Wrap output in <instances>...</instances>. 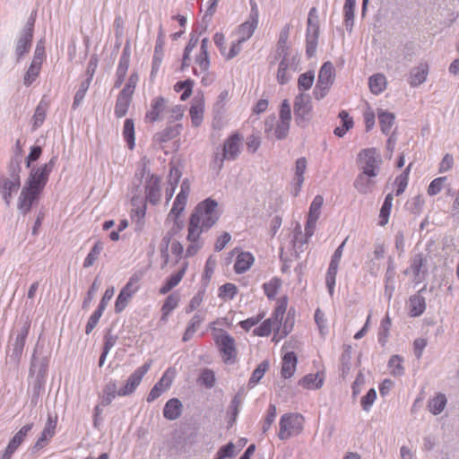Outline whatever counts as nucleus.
Listing matches in <instances>:
<instances>
[{
	"label": "nucleus",
	"instance_id": "nucleus-1",
	"mask_svg": "<svg viewBox=\"0 0 459 459\" xmlns=\"http://www.w3.org/2000/svg\"><path fill=\"white\" fill-rule=\"evenodd\" d=\"M218 202L212 197H208L198 203L189 217L188 226L190 228V236L208 231L212 228L221 217L218 211Z\"/></svg>",
	"mask_w": 459,
	"mask_h": 459
},
{
	"label": "nucleus",
	"instance_id": "nucleus-2",
	"mask_svg": "<svg viewBox=\"0 0 459 459\" xmlns=\"http://www.w3.org/2000/svg\"><path fill=\"white\" fill-rule=\"evenodd\" d=\"M30 330V321L27 318L10 335L7 345V358L10 363L18 366L23 353L26 339Z\"/></svg>",
	"mask_w": 459,
	"mask_h": 459
},
{
	"label": "nucleus",
	"instance_id": "nucleus-3",
	"mask_svg": "<svg viewBox=\"0 0 459 459\" xmlns=\"http://www.w3.org/2000/svg\"><path fill=\"white\" fill-rule=\"evenodd\" d=\"M21 171L20 160L16 158L8 166L9 176H0V195L7 206L11 204L13 194L21 187Z\"/></svg>",
	"mask_w": 459,
	"mask_h": 459
},
{
	"label": "nucleus",
	"instance_id": "nucleus-4",
	"mask_svg": "<svg viewBox=\"0 0 459 459\" xmlns=\"http://www.w3.org/2000/svg\"><path fill=\"white\" fill-rule=\"evenodd\" d=\"M58 160L57 155H53L48 162L39 166L34 167L30 169L29 177L24 184L30 189H34L42 193L46 185L48 182L50 174L52 173Z\"/></svg>",
	"mask_w": 459,
	"mask_h": 459
},
{
	"label": "nucleus",
	"instance_id": "nucleus-5",
	"mask_svg": "<svg viewBox=\"0 0 459 459\" xmlns=\"http://www.w3.org/2000/svg\"><path fill=\"white\" fill-rule=\"evenodd\" d=\"M213 329L214 342L225 363L233 364L237 359V349L234 338L224 329Z\"/></svg>",
	"mask_w": 459,
	"mask_h": 459
},
{
	"label": "nucleus",
	"instance_id": "nucleus-6",
	"mask_svg": "<svg viewBox=\"0 0 459 459\" xmlns=\"http://www.w3.org/2000/svg\"><path fill=\"white\" fill-rule=\"evenodd\" d=\"M304 428V418L299 413L289 412L283 414L279 421L278 437L287 440L299 435Z\"/></svg>",
	"mask_w": 459,
	"mask_h": 459
},
{
	"label": "nucleus",
	"instance_id": "nucleus-7",
	"mask_svg": "<svg viewBox=\"0 0 459 459\" xmlns=\"http://www.w3.org/2000/svg\"><path fill=\"white\" fill-rule=\"evenodd\" d=\"M382 158L376 148H366L358 154L359 173L368 176H378L381 169Z\"/></svg>",
	"mask_w": 459,
	"mask_h": 459
},
{
	"label": "nucleus",
	"instance_id": "nucleus-8",
	"mask_svg": "<svg viewBox=\"0 0 459 459\" xmlns=\"http://www.w3.org/2000/svg\"><path fill=\"white\" fill-rule=\"evenodd\" d=\"M335 79L333 65L330 62H325L319 69L317 81L313 90V96L316 100H323L329 92Z\"/></svg>",
	"mask_w": 459,
	"mask_h": 459
},
{
	"label": "nucleus",
	"instance_id": "nucleus-9",
	"mask_svg": "<svg viewBox=\"0 0 459 459\" xmlns=\"http://www.w3.org/2000/svg\"><path fill=\"white\" fill-rule=\"evenodd\" d=\"M276 61H279L276 80L281 85L287 84L291 79L292 74L298 70L299 57L297 54L274 56L273 61L270 62V65H272Z\"/></svg>",
	"mask_w": 459,
	"mask_h": 459
},
{
	"label": "nucleus",
	"instance_id": "nucleus-10",
	"mask_svg": "<svg viewBox=\"0 0 459 459\" xmlns=\"http://www.w3.org/2000/svg\"><path fill=\"white\" fill-rule=\"evenodd\" d=\"M243 137L235 133L229 136L223 143L221 153H216L214 162L218 163L219 169L223 166L224 160H235L241 152Z\"/></svg>",
	"mask_w": 459,
	"mask_h": 459
},
{
	"label": "nucleus",
	"instance_id": "nucleus-11",
	"mask_svg": "<svg viewBox=\"0 0 459 459\" xmlns=\"http://www.w3.org/2000/svg\"><path fill=\"white\" fill-rule=\"evenodd\" d=\"M313 106L310 97L305 93H299L294 100L293 112L295 123L298 126L305 128L312 117Z\"/></svg>",
	"mask_w": 459,
	"mask_h": 459
},
{
	"label": "nucleus",
	"instance_id": "nucleus-12",
	"mask_svg": "<svg viewBox=\"0 0 459 459\" xmlns=\"http://www.w3.org/2000/svg\"><path fill=\"white\" fill-rule=\"evenodd\" d=\"M146 173L147 176L143 182L145 202L156 205L160 203L161 197V178L149 171L147 172V167L143 165L140 175L144 177Z\"/></svg>",
	"mask_w": 459,
	"mask_h": 459
},
{
	"label": "nucleus",
	"instance_id": "nucleus-13",
	"mask_svg": "<svg viewBox=\"0 0 459 459\" xmlns=\"http://www.w3.org/2000/svg\"><path fill=\"white\" fill-rule=\"evenodd\" d=\"M319 36V22L317 10L312 7L308 12L307 26L306 31V52L307 56L315 55Z\"/></svg>",
	"mask_w": 459,
	"mask_h": 459
},
{
	"label": "nucleus",
	"instance_id": "nucleus-14",
	"mask_svg": "<svg viewBox=\"0 0 459 459\" xmlns=\"http://www.w3.org/2000/svg\"><path fill=\"white\" fill-rule=\"evenodd\" d=\"M141 275L134 273L121 289L115 302V312L119 314L125 310L133 296L140 290Z\"/></svg>",
	"mask_w": 459,
	"mask_h": 459
},
{
	"label": "nucleus",
	"instance_id": "nucleus-15",
	"mask_svg": "<svg viewBox=\"0 0 459 459\" xmlns=\"http://www.w3.org/2000/svg\"><path fill=\"white\" fill-rule=\"evenodd\" d=\"M152 360L149 359L141 367L137 368L126 379V384L118 389V396H128L135 392L140 385L143 377L150 370Z\"/></svg>",
	"mask_w": 459,
	"mask_h": 459
},
{
	"label": "nucleus",
	"instance_id": "nucleus-16",
	"mask_svg": "<svg viewBox=\"0 0 459 459\" xmlns=\"http://www.w3.org/2000/svg\"><path fill=\"white\" fill-rule=\"evenodd\" d=\"M34 31V20H29L21 31L15 43L16 62L19 63L31 47Z\"/></svg>",
	"mask_w": 459,
	"mask_h": 459
},
{
	"label": "nucleus",
	"instance_id": "nucleus-17",
	"mask_svg": "<svg viewBox=\"0 0 459 459\" xmlns=\"http://www.w3.org/2000/svg\"><path fill=\"white\" fill-rule=\"evenodd\" d=\"M287 308V300L282 299L280 302H278L275 309L273 310L271 317L269 319H272V322L277 326V333L281 332L282 336H286L289 334V333L291 331L294 320L293 318H290V313L288 314L285 323L282 326V329L281 331V321L283 319L284 314L286 312Z\"/></svg>",
	"mask_w": 459,
	"mask_h": 459
},
{
	"label": "nucleus",
	"instance_id": "nucleus-18",
	"mask_svg": "<svg viewBox=\"0 0 459 459\" xmlns=\"http://www.w3.org/2000/svg\"><path fill=\"white\" fill-rule=\"evenodd\" d=\"M56 424L57 418L48 415L45 427L32 447L33 452H38L48 445V441L55 436Z\"/></svg>",
	"mask_w": 459,
	"mask_h": 459
},
{
	"label": "nucleus",
	"instance_id": "nucleus-19",
	"mask_svg": "<svg viewBox=\"0 0 459 459\" xmlns=\"http://www.w3.org/2000/svg\"><path fill=\"white\" fill-rule=\"evenodd\" d=\"M426 263L427 260L422 254H416L411 257L410 267L404 271V273H412L413 281L419 284L425 279L426 270L423 268L426 266Z\"/></svg>",
	"mask_w": 459,
	"mask_h": 459
},
{
	"label": "nucleus",
	"instance_id": "nucleus-20",
	"mask_svg": "<svg viewBox=\"0 0 459 459\" xmlns=\"http://www.w3.org/2000/svg\"><path fill=\"white\" fill-rule=\"evenodd\" d=\"M41 193L30 189L26 186H23L19 198H18V209L22 214H27L33 205V203L37 201Z\"/></svg>",
	"mask_w": 459,
	"mask_h": 459
},
{
	"label": "nucleus",
	"instance_id": "nucleus-21",
	"mask_svg": "<svg viewBox=\"0 0 459 459\" xmlns=\"http://www.w3.org/2000/svg\"><path fill=\"white\" fill-rule=\"evenodd\" d=\"M429 72V66L428 63L421 62L417 66L413 67L408 75V83L411 87L416 88L426 82Z\"/></svg>",
	"mask_w": 459,
	"mask_h": 459
},
{
	"label": "nucleus",
	"instance_id": "nucleus-22",
	"mask_svg": "<svg viewBox=\"0 0 459 459\" xmlns=\"http://www.w3.org/2000/svg\"><path fill=\"white\" fill-rule=\"evenodd\" d=\"M377 176H368L359 173L354 179L353 186L361 195H368L374 191Z\"/></svg>",
	"mask_w": 459,
	"mask_h": 459
},
{
	"label": "nucleus",
	"instance_id": "nucleus-23",
	"mask_svg": "<svg viewBox=\"0 0 459 459\" xmlns=\"http://www.w3.org/2000/svg\"><path fill=\"white\" fill-rule=\"evenodd\" d=\"M307 161L305 157L299 158L295 162V169H294V185L292 188V195L294 196H297L301 188L302 185L304 183V174L307 170Z\"/></svg>",
	"mask_w": 459,
	"mask_h": 459
},
{
	"label": "nucleus",
	"instance_id": "nucleus-24",
	"mask_svg": "<svg viewBox=\"0 0 459 459\" xmlns=\"http://www.w3.org/2000/svg\"><path fill=\"white\" fill-rule=\"evenodd\" d=\"M274 120L275 118L267 119L264 123V131L265 133L269 134L271 131L273 130V135L278 140L284 139L290 130V122L283 121V120H278L276 122V125L274 126Z\"/></svg>",
	"mask_w": 459,
	"mask_h": 459
},
{
	"label": "nucleus",
	"instance_id": "nucleus-25",
	"mask_svg": "<svg viewBox=\"0 0 459 459\" xmlns=\"http://www.w3.org/2000/svg\"><path fill=\"white\" fill-rule=\"evenodd\" d=\"M166 108V100L161 97L154 98L151 102L150 110L145 114V121L148 123H154L160 118V115Z\"/></svg>",
	"mask_w": 459,
	"mask_h": 459
},
{
	"label": "nucleus",
	"instance_id": "nucleus-26",
	"mask_svg": "<svg viewBox=\"0 0 459 459\" xmlns=\"http://www.w3.org/2000/svg\"><path fill=\"white\" fill-rule=\"evenodd\" d=\"M188 267V263L184 262L182 264L181 269L177 272L176 273L171 274L169 277L167 278L164 284L160 289V293L162 295L167 294L173 288H175L183 279L186 270Z\"/></svg>",
	"mask_w": 459,
	"mask_h": 459
},
{
	"label": "nucleus",
	"instance_id": "nucleus-27",
	"mask_svg": "<svg viewBox=\"0 0 459 459\" xmlns=\"http://www.w3.org/2000/svg\"><path fill=\"white\" fill-rule=\"evenodd\" d=\"M316 221H317V220H316L314 218L307 217V222L305 225V238L304 239H301L302 236H301L300 226L299 225L297 226V228L295 229V233H294V237H293V240H292L295 246L298 244L303 245L307 242V239L309 238H311L315 232Z\"/></svg>",
	"mask_w": 459,
	"mask_h": 459
},
{
	"label": "nucleus",
	"instance_id": "nucleus-28",
	"mask_svg": "<svg viewBox=\"0 0 459 459\" xmlns=\"http://www.w3.org/2000/svg\"><path fill=\"white\" fill-rule=\"evenodd\" d=\"M298 363V359L293 351H289L284 354L281 363V377L285 379L290 378L295 371Z\"/></svg>",
	"mask_w": 459,
	"mask_h": 459
},
{
	"label": "nucleus",
	"instance_id": "nucleus-29",
	"mask_svg": "<svg viewBox=\"0 0 459 459\" xmlns=\"http://www.w3.org/2000/svg\"><path fill=\"white\" fill-rule=\"evenodd\" d=\"M48 363L49 359L48 357L39 359L34 353L31 358L30 375L36 374L37 378H45L48 368Z\"/></svg>",
	"mask_w": 459,
	"mask_h": 459
},
{
	"label": "nucleus",
	"instance_id": "nucleus-30",
	"mask_svg": "<svg viewBox=\"0 0 459 459\" xmlns=\"http://www.w3.org/2000/svg\"><path fill=\"white\" fill-rule=\"evenodd\" d=\"M117 396H118L117 380L110 379L102 389V394L100 396V404L106 407L109 405Z\"/></svg>",
	"mask_w": 459,
	"mask_h": 459
},
{
	"label": "nucleus",
	"instance_id": "nucleus-31",
	"mask_svg": "<svg viewBox=\"0 0 459 459\" xmlns=\"http://www.w3.org/2000/svg\"><path fill=\"white\" fill-rule=\"evenodd\" d=\"M182 408L183 405L179 399L171 398L164 405L163 416L169 420H175L180 417Z\"/></svg>",
	"mask_w": 459,
	"mask_h": 459
},
{
	"label": "nucleus",
	"instance_id": "nucleus-32",
	"mask_svg": "<svg viewBox=\"0 0 459 459\" xmlns=\"http://www.w3.org/2000/svg\"><path fill=\"white\" fill-rule=\"evenodd\" d=\"M255 257L250 252H240L234 264V271L238 274H242L248 271L254 264Z\"/></svg>",
	"mask_w": 459,
	"mask_h": 459
},
{
	"label": "nucleus",
	"instance_id": "nucleus-33",
	"mask_svg": "<svg viewBox=\"0 0 459 459\" xmlns=\"http://www.w3.org/2000/svg\"><path fill=\"white\" fill-rule=\"evenodd\" d=\"M132 97L133 96L126 94L123 91L119 92L114 108V114L116 117L121 118L126 115L132 101Z\"/></svg>",
	"mask_w": 459,
	"mask_h": 459
},
{
	"label": "nucleus",
	"instance_id": "nucleus-34",
	"mask_svg": "<svg viewBox=\"0 0 459 459\" xmlns=\"http://www.w3.org/2000/svg\"><path fill=\"white\" fill-rule=\"evenodd\" d=\"M377 117L381 132L384 134L388 135L391 132L393 126L394 125V114L386 110L378 109Z\"/></svg>",
	"mask_w": 459,
	"mask_h": 459
},
{
	"label": "nucleus",
	"instance_id": "nucleus-35",
	"mask_svg": "<svg viewBox=\"0 0 459 459\" xmlns=\"http://www.w3.org/2000/svg\"><path fill=\"white\" fill-rule=\"evenodd\" d=\"M290 26L286 24L280 32L279 39L276 45L274 56H282L291 54L288 46V39L290 34Z\"/></svg>",
	"mask_w": 459,
	"mask_h": 459
},
{
	"label": "nucleus",
	"instance_id": "nucleus-36",
	"mask_svg": "<svg viewBox=\"0 0 459 459\" xmlns=\"http://www.w3.org/2000/svg\"><path fill=\"white\" fill-rule=\"evenodd\" d=\"M410 315L413 317L421 316L426 309V300L420 293L412 295L409 300Z\"/></svg>",
	"mask_w": 459,
	"mask_h": 459
},
{
	"label": "nucleus",
	"instance_id": "nucleus-37",
	"mask_svg": "<svg viewBox=\"0 0 459 459\" xmlns=\"http://www.w3.org/2000/svg\"><path fill=\"white\" fill-rule=\"evenodd\" d=\"M204 103L203 100L194 102L189 109L192 126L198 127L204 120Z\"/></svg>",
	"mask_w": 459,
	"mask_h": 459
},
{
	"label": "nucleus",
	"instance_id": "nucleus-38",
	"mask_svg": "<svg viewBox=\"0 0 459 459\" xmlns=\"http://www.w3.org/2000/svg\"><path fill=\"white\" fill-rule=\"evenodd\" d=\"M47 111L48 103L41 100L38 104L31 118V127L33 131L37 130L43 125L47 117Z\"/></svg>",
	"mask_w": 459,
	"mask_h": 459
},
{
	"label": "nucleus",
	"instance_id": "nucleus-39",
	"mask_svg": "<svg viewBox=\"0 0 459 459\" xmlns=\"http://www.w3.org/2000/svg\"><path fill=\"white\" fill-rule=\"evenodd\" d=\"M188 197L186 195H177L172 208L170 209L168 217L173 220L176 223L182 212L185 211Z\"/></svg>",
	"mask_w": 459,
	"mask_h": 459
},
{
	"label": "nucleus",
	"instance_id": "nucleus-40",
	"mask_svg": "<svg viewBox=\"0 0 459 459\" xmlns=\"http://www.w3.org/2000/svg\"><path fill=\"white\" fill-rule=\"evenodd\" d=\"M324 377L316 374H307L304 376L299 382L302 387L309 390L319 389L323 386Z\"/></svg>",
	"mask_w": 459,
	"mask_h": 459
},
{
	"label": "nucleus",
	"instance_id": "nucleus-41",
	"mask_svg": "<svg viewBox=\"0 0 459 459\" xmlns=\"http://www.w3.org/2000/svg\"><path fill=\"white\" fill-rule=\"evenodd\" d=\"M210 56L209 53L199 52L195 57V66L193 67V74L199 76L202 73H206L210 68Z\"/></svg>",
	"mask_w": 459,
	"mask_h": 459
},
{
	"label": "nucleus",
	"instance_id": "nucleus-42",
	"mask_svg": "<svg viewBox=\"0 0 459 459\" xmlns=\"http://www.w3.org/2000/svg\"><path fill=\"white\" fill-rule=\"evenodd\" d=\"M202 233L197 230V234L194 237L190 236V228H187L186 239L190 243L186 249V256H194L202 247L204 242L201 239Z\"/></svg>",
	"mask_w": 459,
	"mask_h": 459
},
{
	"label": "nucleus",
	"instance_id": "nucleus-43",
	"mask_svg": "<svg viewBox=\"0 0 459 459\" xmlns=\"http://www.w3.org/2000/svg\"><path fill=\"white\" fill-rule=\"evenodd\" d=\"M257 25L258 22L253 21L251 19H247L245 22H243L238 30V39L240 41L245 42L249 39L257 28Z\"/></svg>",
	"mask_w": 459,
	"mask_h": 459
},
{
	"label": "nucleus",
	"instance_id": "nucleus-44",
	"mask_svg": "<svg viewBox=\"0 0 459 459\" xmlns=\"http://www.w3.org/2000/svg\"><path fill=\"white\" fill-rule=\"evenodd\" d=\"M339 117L342 122V126L334 128L333 134L338 137H343L346 133L353 127L354 122L346 110L340 111Z\"/></svg>",
	"mask_w": 459,
	"mask_h": 459
},
{
	"label": "nucleus",
	"instance_id": "nucleus-45",
	"mask_svg": "<svg viewBox=\"0 0 459 459\" xmlns=\"http://www.w3.org/2000/svg\"><path fill=\"white\" fill-rule=\"evenodd\" d=\"M394 275H395V272H394V263H393V260L391 258H389L386 273L385 275V293L386 297L388 298V299H391V298L393 296V292L394 290Z\"/></svg>",
	"mask_w": 459,
	"mask_h": 459
},
{
	"label": "nucleus",
	"instance_id": "nucleus-46",
	"mask_svg": "<svg viewBox=\"0 0 459 459\" xmlns=\"http://www.w3.org/2000/svg\"><path fill=\"white\" fill-rule=\"evenodd\" d=\"M385 86L386 79L382 74H375L368 79V87L373 94H380L385 91Z\"/></svg>",
	"mask_w": 459,
	"mask_h": 459
},
{
	"label": "nucleus",
	"instance_id": "nucleus-47",
	"mask_svg": "<svg viewBox=\"0 0 459 459\" xmlns=\"http://www.w3.org/2000/svg\"><path fill=\"white\" fill-rule=\"evenodd\" d=\"M180 298L177 293L169 295L161 307V320H166L169 314L178 307Z\"/></svg>",
	"mask_w": 459,
	"mask_h": 459
},
{
	"label": "nucleus",
	"instance_id": "nucleus-48",
	"mask_svg": "<svg viewBox=\"0 0 459 459\" xmlns=\"http://www.w3.org/2000/svg\"><path fill=\"white\" fill-rule=\"evenodd\" d=\"M123 137L130 150L135 146L134 123L133 119L126 118L123 127Z\"/></svg>",
	"mask_w": 459,
	"mask_h": 459
},
{
	"label": "nucleus",
	"instance_id": "nucleus-49",
	"mask_svg": "<svg viewBox=\"0 0 459 459\" xmlns=\"http://www.w3.org/2000/svg\"><path fill=\"white\" fill-rule=\"evenodd\" d=\"M446 397L444 394H438L429 401V410L434 415L441 413L446 404Z\"/></svg>",
	"mask_w": 459,
	"mask_h": 459
},
{
	"label": "nucleus",
	"instance_id": "nucleus-50",
	"mask_svg": "<svg viewBox=\"0 0 459 459\" xmlns=\"http://www.w3.org/2000/svg\"><path fill=\"white\" fill-rule=\"evenodd\" d=\"M339 264L330 262L329 266L326 272L325 275V285L328 289V292L330 296L333 295L334 292V287H335V281H336V275L338 273Z\"/></svg>",
	"mask_w": 459,
	"mask_h": 459
},
{
	"label": "nucleus",
	"instance_id": "nucleus-51",
	"mask_svg": "<svg viewBox=\"0 0 459 459\" xmlns=\"http://www.w3.org/2000/svg\"><path fill=\"white\" fill-rule=\"evenodd\" d=\"M33 428V424H26L20 429V430L9 441L8 446L17 450V448L22 444L27 435L30 432Z\"/></svg>",
	"mask_w": 459,
	"mask_h": 459
},
{
	"label": "nucleus",
	"instance_id": "nucleus-52",
	"mask_svg": "<svg viewBox=\"0 0 459 459\" xmlns=\"http://www.w3.org/2000/svg\"><path fill=\"white\" fill-rule=\"evenodd\" d=\"M194 87V81L191 79H186L185 81H179L176 82L174 85V90L177 92L183 91L180 95V100L182 101L186 100L192 94Z\"/></svg>",
	"mask_w": 459,
	"mask_h": 459
},
{
	"label": "nucleus",
	"instance_id": "nucleus-53",
	"mask_svg": "<svg viewBox=\"0 0 459 459\" xmlns=\"http://www.w3.org/2000/svg\"><path fill=\"white\" fill-rule=\"evenodd\" d=\"M391 318L389 316H385L380 323L378 333H377V340L381 346H385L387 342L389 332L391 328Z\"/></svg>",
	"mask_w": 459,
	"mask_h": 459
},
{
	"label": "nucleus",
	"instance_id": "nucleus-54",
	"mask_svg": "<svg viewBox=\"0 0 459 459\" xmlns=\"http://www.w3.org/2000/svg\"><path fill=\"white\" fill-rule=\"evenodd\" d=\"M403 359L400 355H393L388 360V368L394 377H402L404 375Z\"/></svg>",
	"mask_w": 459,
	"mask_h": 459
},
{
	"label": "nucleus",
	"instance_id": "nucleus-55",
	"mask_svg": "<svg viewBox=\"0 0 459 459\" xmlns=\"http://www.w3.org/2000/svg\"><path fill=\"white\" fill-rule=\"evenodd\" d=\"M281 286V281L277 277H273L263 284V290L269 299H274Z\"/></svg>",
	"mask_w": 459,
	"mask_h": 459
},
{
	"label": "nucleus",
	"instance_id": "nucleus-56",
	"mask_svg": "<svg viewBox=\"0 0 459 459\" xmlns=\"http://www.w3.org/2000/svg\"><path fill=\"white\" fill-rule=\"evenodd\" d=\"M393 199H394V197H393L392 194H388L385 197V200H384V203L382 204V207L380 209V213H379V218H380L379 225L380 226H385L388 222L391 209L393 206Z\"/></svg>",
	"mask_w": 459,
	"mask_h": 459
},
{
	"label": "nucleus",
	"instance_id": "nucleus-57",
	"mask_svg": "<svg viewBox=\"0 0 459 459\" xmlns=\"http://www.w3.org/2000/svg\"><path fill=\"white\" fill-rule=\"evenodd\" d=\"M269 368V362L267 360L262 361L257 368L253 371L249 380L248 385L249 387H254L255 385L259 383V381L264 377L265 372Z\"/></svg>",
	"mask_w": 459,
	"mask_h": 459
},
{
	"label": "nucleus",
	"instance_id": "nucleus-58",
	"mask_svg": "<svg viewBox=\"0 0 459 459\" xmlns=\"http://www.w3.org/2000/svg\"><path fill=\"white\" fill-rule=\"evenodd\" d=\"M146 204H142L131 211V219L135 222L136 230H141L143 227V219L146 214Z\"/></svg>",
	"mask_w": 459,
	"mask_h": 459
},
{
	"label": "nucleus",
	"instance_id": "nucleus-59",
	"mask_svg": "<svg viewBox=\"0 0 459 459\" xmlns=\"http://www.w3.org/2000/svg\"><path fill=\"white\" fill-rule=\"evenodd\" d=\"M315 81V73L314 71H307L306 73L301 74L298 79V89L300 93L309 90Z\"/></svg>",
	"mask_w": 459,
	"mask_h": 459
},
{
	"label": "nucleus",
	"instance_id": "nucleus-60",
	"mask_svg": "<svg viewBox=\"0 0 459 459\" xmlns=\"http://www.w3.org/2000/svg\"><path fill=\"white\" fill-rule=\"evenodd\" d=\"M411 164H409V166L403 170V173L398 175L395 178V185H396V190H395V195L399 196L401 195L406 189L408 186V179H409V174L411 170Z\"/></svg>",
	"mask_w": 459,
	"mask_h": 459
},
{
	"label": "nucleus",
	"instance_id": "nucleus-61",
	"mask_svg": "<svg viewBox=\"0 0 459 459\" xmlns=\"http://www.w3.org/2000/svg\"><path fill=\"white\" fill-rule=\"evenodd\" d=\"M181 129L182 126L179 124L175 126H168L157 134L158 140L161 143L168 142L177 137L180 134Z\"/></svg>",
	"mask_w": 459,
	"mask_h": 459
},
{
	"label": "nucleus",
	"instance_id": "nucleus-62",
	"mask_svg": "<svg viewBox=\"0 0 459 459\" xmlns=\"http://www.w3.org/2000/svg\"><path fill=\"white\" fill-rule=\"evenodd\" d=\"M273 330L277 332V326L272 322V319L267 318L254 329L253 333L255 336L266 337L271 334Z\"/></svg>",
	"mask_w": 459,
	"mask_h": 459
},
{
	"label": "nucleus",
	"instance_id": "nucleus-63",
	"mask_svg": "<svg viewBox=\"0 0 459 459\" xmlns=\"http://www.w3.org/2000/svg\"><path fill=\"white\" fill-rule=\"evenodd\" d=\"M103 250V244L100 241H97L93 247H91V251L87 255L86 258L83 261V267L88 268L93 265V264L98 259L99 255H100L101 251Z\"/></svg>",
	"mask_w": 459,
	"mask_h": 459
},
{
	"label": "nucleus",
	"instance_id": "nucleus-64",
	"mask_svg": "<svg viewBox=\"0 0 459 459\" xmlns=\"http://www.w3.org/2000/svg\"><path fill=\"white\" fill-rule=\"evenodd\" d=\"M276 416H277L276 406L273 403H270L268 406L264 420L262 423V433L263 434H266L270 430L273 423L275 421Z\"/></svg>",
	"mask_w": 459,
	"mask_h": 459
}]
</instances>
